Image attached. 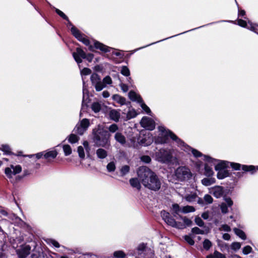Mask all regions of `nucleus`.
<instances>
[{
    "label": "nucleus",
    "instance_id": "nucleus-24",
    "mask_svg": "<svg viewBox=\"0 0 258 258\" xmlns=\"http://www.w3.org/2000/svg\"><path fill=\"white\" fill-rule=\"evenodd\" d=\"M130 183L133 187H136L138 189H140L141 184L137 178H131L130 180Z\"/></svg>",
    "mask_w": 258,
    "mask_h": 258
},
{
    "label": "nucleus",
    "instance_id": "nucleus-44",
    "mask_svg": "<svg viewBox=\"0 0 258 258\" xmlns=\"http://www.w3.org/2000/svg\"><path fill=\"white\" fill-rule=\"evenodd\" d=\"M212 246L211 242L208 239H205L203 242V247L206 249L208 250Z\"/></svg>",
    "mask_w": 258,
    "mask_h": 258
},
{
    "label": "nucleus",
    "instance_id": "nucleus-2",
    "mask_svg": "<svg viewBox=\"0 0 258 258\" xmlns=\"http://www.w3.org/2000/svg\"><path fill=\"white\" fill-rule=\"evenodd\" d=\"M159 130L161 132L160 135L156 138V142L159 144L168 143V138L170 137L173 141L176 142L178 146H184V143L178 138L173 133L169 130H166L163 126H159Z\"/></svg>",
    "mask_w": 258,
    "mask_h": 258
},
{
    "label": "nucleus",
    "instance_id": "nucleus-6",
    "mask_svg": "<svg viewBox=\"0 0 258 258\" xmlns=\"http://www.w3.org/2000/svg\"><path fill=\"white\" fill-rule=\"evenodd\" d=\"M137 251L138 254L141 256V258H152L154 255L153 250L150 248L146 247L144 243L140 244Z\"/></svg>",
    "mask_w": 258,
    "mask_h": 258
},
{
    "label": "nucleus",
    "instance_id": "nucleus-7",
    "mask_svg": "<svg viewBox=\"0 0 258 258\" xmlns=\"http://www.w3.org/2000/svg\"><path fill=\"white\" fill-rule=\"evenodd\" d=\"M90 125V122L88 119L84 118L83 119L80 124L76 125L74 131L75 133L82 135L84 132L87 130Z\"/></svg>",
    "mask_w": 258,
    "mask_h": 258
},
{
    "label": "nucleus",
    "instance_id": "nucleus-49",
    "mask_svg": "<svg viewBox=\"0 0 258 258\" xmlns=\"http://www.w3.org/2000/svg\"><path fill=\"white\" fill-rule=\"evenodd\" d=\"M55 12L56 13L59 15L61 18L64 19L66 20H69L68 17L60 10H58V9H55Z\"/></svg>",
    "mask_w": 258,
    "mask_h": 258
},
{
    "label": "nucleus",
    "instance_id": "nucleus-56",
    "mask_svg": "<svg viewBox=\"0 0 258 258\" xmlns=\"http://www.w3.org/2000/svg\"><path fill=\"white\" fill-rule=\"evenodd\" d=\"M224 200L225 202L224 203L226 204L227 207H230L232 206L233 203L230 198H225Z\"/></svg>",
    "mask_w": 258,
    "mask_h": 258
},
{
    "label": "nucleus",
    "instance_id": "nucleus-8",
    "mask_svg": "<svg viewBox=\"0 0 258 258\" xmlns=\"http://www.w3.org/2000/svg\"><path fill=\"white\" fill-rule=\"evenodd\" d=\"M142 126L149 130H153L155 128V122L151 118L147 117H144L141 121Z\"/></svg>",
    "mask_w": 258,
    "mask_h": 258
},
{
    "label": "nucleus",
    "instance_id": "nucleus-60",
    "mask_svg": "<svg viewBox=\"0 0 258 258\" xmlns=\"http://www.w3.org/2000/svg\"><path fill=\"white\" fill-rule=\"evenodd\" d=\"M191 152L196 157H199L202 156V154L196 149H191Z\"/></svg>",
    "mask_w": 258,
    "mask_h": 258
},
{
    "label": "nucleus",
    "instance_id": "nucleus-21",
    "mask_svg": "<svg viewBox=\"0 0 258 258\" xmlns=\"http://www.w3.org/2000/svg\"><path fill=\"white\" fill-rule=\"evenodd\" d=\"M91 81L93 86L98 84L101 80L100 76L96 73H93L91 76Z\"/></svg>",
    "mask_w": 258,
    "mask_h": 258
},
{
    "label": "nucleus",
    "instance_id": "nucleus-45",
    "mask_svg": "<svg viewBox=\"0 0 258 258\" xmlns=\"http://www.w3.org/2000/svg\"><path fill=\"white\" fill-rule=\"evenodd\" d=\"M11 167L13 169V172L14 174L19 173L22 171V168L20 165H17L16 166L11 165Z\"/></svg>",
    "mask_w": 258,
    "mask_h": 258
},
{
    "label": "nucleus",
    "instance_id": "nucleus-63",
    "mask_svg": "<svg viewBox=\"0 0 258 258\" xmlns=\"http://www.w3.org/2000/svg\"><path fill=\"white\" fill-rule=\"evenodd\" d=\"M79 40L82 42L85 45L87 46L90 44L89 40L88 39L83 37V36L81 37V39H79Z\"/></svg>",
    "mask_w": 258,
    "mask_h": 258
},
{
    "label": "nucleus",
    "instance_id": "nucleus-36",
    "mask_svg": "<svg viewBox=\"0 0 258 258\" xmlns=\"http://www.w3.org/2000/svg\"><path fill=\"white\" fill-rule=\"evenodd\" d=\"M191 232L195 234H205V231L200 229L197 227H194L191 229Z\"/></svg>",
    "mask_w": 258,
    "mask_h": 258
},
{
    "label": "nucleus",
    "instance_id": "nucleus-12",
    "mask_svg": "<svg viewBox=\"0 0 258 258\" xmlns=\"http://www.w3.org/2000/svg\"><path fill=\"white\" fill-rule=\"evenodd\" d=\"M114 139L116 142L121 145H124L126 143L125 137L120 132H117L114 135Z\"/></svg>",
    "mask_w": 258,
    "mask_h": 258
},
{
    "label": "nucleus",
    "instance_id": "nucleus-41",
    "mask_svg": "<svg viewBox=\"0 0 258 258\" xmlns=\"http://www.w3.org/2000/svg\"><path fill=\"white\" fill-rule=\"evenodd\" d=\"M197 197V195L194 194L187 195L185 198L187 201L191 202L195 201Z\"/></svg>",
    "mask_w": 258,
    "mask_h": 258
},
{
    "label": "nucleus",
    "instance_id": "nucleus-59",
    "mask_svg": "<svg viewBox=\"0 0 258 258\" xmlns=\"http://www.w3.org/2000/svg\"><path fill=\"white\" fill-rule=\"evenodd\" d=\"M141 160L145 163H148L151 162V159L148 156H143L141 157Z\"/></svg>",
    "mask_w": 258,
    "mask_h": 258
},
{
    "label": "nucleus",
    "instance_id": "nucleus-61",
    "mask_svg": "<svg viewBox=\"0 0 258 258\" xmlns=\"http://www.w3.org/2000/svg\"><path fill=\"white\" fill-rule=\"evenodd\" d=\"M231 166L232 168L235 170H239L240 168V164L239 163H230Z\"/></svg>",
    "mask_w": 258,
    "mask_h": 258
},
{
    "label": "nucleus",
    "instance_id": "nucleus-20",
    "mask_svg": "<svg viewBox=\"0 0 258 258\" xmlns=\"http://www.w3.org/2000/svg\"><path fill=\"white\" fill-rule=\"evenodd\" d=\"M228 162L226 161H221L215 166V169L217 171L224 170L228 166Z\"/></svg>",
    "mask_w": 258,
    "mask_h": 258
},
{
    "label": "nucleus",
    "instance_id": "nucleus-1",
    "mask_svg": "<svg viewBox=\"0 0 258 258\" xmlns=\"http://www.w3.org/2000/svg\"><path fill=\"white\" fill-rule=\"evenodd\" d=\"M137 173L139 179L146 187L155 191L160 189V180L157 175L149 168L146 166L140 167Z\"/></svg>",
    "mask_w": 258,
    "mask_h": 258
},
{
    "label": "nucleus",
    "instance_id": "nucleus-32",
    "mask_svg": "<svg viewBox=\"0 0 258 258\" xmlns=\"http://www.w3.org/2000/svg\"><path fill=\"white\" fill-rule=\"evenodd\" d=\"M94 86L97 91H100L104 88L105 87V85L103 84V81H102L101 80L99 81L98 84H96Z\"/></svg>",
    "mask_w": 258,
    "mask_h": 258
},
{
    "label": "nucleus",
    "instance_id": "nucleus-33",
    "mask_svg": "<svg viewBox=\"0 0 258 258\" xmlns=\"http://www.w3.org/2000/svg\"><path fill=\"white\" fill-rule=\"evenodd\" d=\"M63 150L66 156H68L72 153V149L70 145H64L63 146Z\"/></svg>",
    "mask_w": 258,
    "mask_h": 258
},
{
    "label": "nucleus",
    "instance_id": "nucleus-22",
    "mask_svg": "<svg viewBox=\"0 0 258 258\" xmlns=\"http://www.w3.org/2000/svg\"><path fill=\"white\" fill-rule=\"evenodd\" d=\"M71 32L73 35L79 40L81 39L83 35L81 33L79 30L75 26H73L71 28Z\"/></svg>",
    "mask_w": 258,
    "mask_h": 258
},
{
    "label": "nucleus",
    "instance_id": "nucleus-27",
    "mask_svg": "<svg viewBox=\"0 0 258 258\" xmlns=\"http://www.w3.org/2000/svg\"><path fill=\"white\" fill-rule=\"evenodd\" d=\"M205 175L207 176H211L214 173L212 168L207 164L205 165Z\"/></svg>",
    "mask_w": 258,
    "mask_h": 258
},
{
    "label": "nucleus",
    "instance_id": "nucleus-54",
    "mask_svg": "<svg viewBox=\"0 0 258 258\" xmlns=\"http://www.w3.org/2000/svg\"><path fill=\"white\" fill-rule=\"evenodd\" d=\"M240 247L241 244L238 242H233L231 245V248L234 250H238L240 249Z\"/></svg>",
    "mask_w": 258,
    "mask_h": 258
},
{
    "label": "nucleus",
    "instance_id": "nucleus-39",
    "mask_svg": "<svg viewBox=\"0 0 258 258\" xmlns=\"http://www.w3.org/2000/svg\"><path fill=\"white\" fill-rule=\"evenodd\" d=\"M130 171V166L128 165H124L120 169V172L122 176H124L127 174Z\"/></svg>",
    "mask_w": 258,
    "mask_h": 258
},
{
    "label": "nucleus",
    "instance_id": "nucleus-55",
    "mask_svg": "<svg viewBox=\"0 0 258 258\" xmlns=\"http://www.w3.org/2000/svg\"><path fill=\"white\" fill-rule=\"evenodd\" d=\"M140 103L141 104V106L143 110H144L148 114L151 113L150 108L143 102V101Z\"/></svg>",
    "mask_w": 258,
    "mask_h": 258
},
{
    "label": "nucleus",
    "instance_id": "nucleus-51",
    "mask_svg": "<svg viewBox=\"0 0 258 258\" xmlns=\"http://www.w3.org/2000/svg\"><path fill=\"white\" fill-rule=\"evenodd\" d=\"M184 239L188 244H189L191 245H194L195 243L194 240L189 236L185 235L184 236Z\"/></svg>",
    "mask_w": 258,
    "mask_h": 258
},
{
    "label": "nucleus",
    "instance_id": "nucleus-26",
    "mask_svg": "<svg viewBox=\"0 0 258 258\" xmlns=\"http://www.w3.org/2000/svg\"><path fill=\"white\" fill-rule=\"evenodd\" d=\"M215 182L214 178H204L202 180V183L205 186H209Z\"/></svg>",
    "mask_w": 258,
    "mask_h": 258
},
{
    "label": "nucleus",
    "instance_id": "nucleus-23",
    "mask_svg": "<svg viewBox=\"0 0 258 258\" xmlns=\"http://www.w3.org/2000/svg\"><path fill=\"white\" fill-rule=\"evenodd\" d=\"M229 176V172L226 170H220L217 173V177L219 179H223Z\"/></svg>",
    "mask_w": 258,
    "mask_h": 258
},
{
    "label": "nucleus",
    "instance_id": "nucleus-42",
    "mask_svg": "<svg viewBox=\"0 0 258 258\" xmlns=\"http://www.w3.org/2000/svg\"><path fill=\"white\" fill-rule=\"evenodd\" d=\"M121 73L125 76H128L130 75V70L126 66H123L121 68Z\"/></svg>",
    "mask_w": 258,
    "mask_h": 258
},
{
    "label": "nucleus",
    "instance_id": "nucleus-25",
    "mask_svg": "<svg viewBox=\"0 0 258 258\" xmlns=\"http://www.w3.org/2000/svg\"><path fill=\"white\" fill-rule=\"evenodd\" d=\"M233 231L234 232V233H235V234H236L237 236H238L239 237H240L241 239H245L246 237V235L244 233V232L239 229H238L237 228H234L233 229Z\"/></svg>",
    "mask_w": 258,
    "mask_h": 258
},
{
    "label": "nucleus",
    "instance_id": "nucleus-57",
    "mask_svg": "<svg viewBox=\"0 0 258 258\" xmlns=\"http://www.w3.org/2000/svg\"><path fill=\"white\" fill-rule=\"evenodd\" d=\"M91 73V70L90 69L85 68L82 71L81 74L83 75H88Z\"/></svg>",
    "mask_w": 258,
    "mask_h": 258
},
{
    "label": "nucleus",
    "instance_id": "nucleus-31",
    "mask_svg": "<svg viewBox=\"0 0 258 258\" xmlns=\"http://www.w3.org/2000/svg\"><path fill=\"white\" fill-rule=\"evenodd\" d=\"M107 170L108 172H113L115 171L116 169V166L115 163L114 162H109L106 166Z\"/></svg>",
    "mask_w": 258,
    "mask_h": 258
},
{
    "label": "nucleus",
    "instance_id": "nucleus-19",
    "mask_svg": "<svg viewBox=\"0 0 258 258\" xmlns=\"http://www.w3.org/2000/svg\"><path fill=\"white\" fill-rule=\"evenodd\" d=\"M96 155L100 159H104L107 156V152L103 149L99 148L96 150Z\"/></svg>",
    "mask_w": 258,
    "mask_h": 258
},
{
    "label": "nucleus",
    "instance_id": "nucleus-13",
    "mask_svg": "<svg viewBox=\"0 0 258 258\" xmlns=\"http://www.w3.org/2000/svg\"><path fill=\"white\" fill-rule=\"evenodd\" d=\"M128 97L132 101H136L139 103H142L143 100L141 96L134 91H130L128 93Z\"/></svg>",
    "mask_w": 258,
    "mask_h": 258
},
{
    "label": "nucleus",
    "instance_id": "nucleus-10",
    "mask_svg": "<svg viewBox=\"0 0 258 258\" xmlns=\"http://www.w3.org/2000/svg\"><path fill=\"white\" fill-rule=\"evenodd\" d=\"M161 214L163 219L168 225L173 227L174 224H175V220L170 215L169 213L162 211Z\"/></svg>",
    "mask_w": 258,
    "mask_h": 258
},
{
    "label": "nucleus",
    "instance_id": "nucleus-52",
    "mask_svg": "<svg viewBox=\"0 0 258 258\" xmlns=\"http://www.w3.org/2000/svg\"><path fill=\"white\" fill-rule=\"evenodd\" d=\"M220 207H221V211H222V213L226 214V213H228V207L227 206L226 204L222 203Z\"/></svg>",
    "mask_w": 258,
    "mask_h": 258
},
{
    "label": "nucleus",
    "instance_id": "nucleus-34",
    "mask_svg": "<svg viewBox=\"0 0 258 258\" xmlns=\"http://www.w3.org/2000/svg\"><path fill=\"white\" fill-rule=\"evenodd\" d=\"M91 108L95 112H98L101 110V105L99 103L95 102L92 104Z\"/></svg>",
    "mask_w": 258,
    "mask_h": 258
},
{
    "label": "nucleus",
    "instance_id": "nucleus-29",
    "mask_svg": "<svg viewBox=\"0 0 258 258\" xmlns=\"http://www.w3.org/2000/svg\"><path fill=\"white\" fill-rule=\"evenodd\" d=\"M79 140V138L75 134H71L69 137V141L72 144L77 143Z\"/></svg>",
    "mask_w": 258,
    "mask_h": 258
},
{
    "label": "nucleus",
    "instance_id": "nucleus-16",
    "mask_svg": "<svg viewBox=\"0 0 258 258\" xmlns=\"http://www.w3.org/2000/svg\"><path fill=\"white\" fill-rule=\"evenodd\" d=\"M213 194L217 198H219L223 194V188L221 186L215 187L213 189Z\"/></svg>",
    "mask_w": 258,
    "mask_h": 258
},
{
    "label": "nucleus",
    "instance_id": "nucleus-53",
    "mask_svg": "<svg viewBox=\"0 0 258 258\" xmlns=\"http://www.w3.org/2000/svg\"><path fill=\"white\" fill-rule=\"evenodd\" d=\"M173 227H175L178 229H184L185 228V226L183 223L175 221V224H174Z\"/></svg>",
    "mask_w": 258,
    "mask_h": 258
},
{
    "label": "nucleus",
    "instance_id": "nucleus-3",
    "mask_svg": "<svg viewBox=\"0 0 258 258\" xmlns=\"http://www.w3.org/2000/svg\"><path fill=\"white\" fill-rule=\"evenodd\" d=\"M172 153V151L170 149H161L156 152V159L162 163H170L175 159Z\"/></svg>",
    "mask_w": 258,
    "mask_h": 258
},
{
    "label": "nucleus",
    "instance_id": "nucleus-35",
    "mask_svg": "<svg viewBox=\"0 0 258 258\" xmlns=\"http://www.w3.org/2000/svg\"><path fill=\"white\" fill-rule=\"evenodd\" d=\"M172 209L174 211L173 216L174 217H176V215L178 214V213L181 211V209H180L179 205L177 204H174L172 205Z\"/></svg>",
    "mask_w": 258,
    "mask_h": 258
},
{
    "label": "nucleus",
    "instance_id": "nucleus-43",
    "mask_svg": "<svg viewBox=\"0 0 258 258\" xmlns=\"http://www.w3.org/2000/svg\"><path fill=\"white\" fill-rule=\"evenodd\" d=\"M113 255L116 258H123L125 255L122 251L118 250L115 251L113 253Z\"/></svg>",
    "mask_w": 258,
    "mask_h": 258
},
{
    "label": "nucleus",
    "instance_id": "nucleus-14",
    "mask_svg": "<svg viewBox=\"0 0 258 258\" xmlns=\"http://www.w3.org/2000/svg\"><path fill=\"white\" fill-rule=\"evenodd\" d=\"M120 116L119 112L115 109L111 110L109 112L110 118L115 121H118L119 120Z\"/></svg>",
    "mask_w": 258,
    "mask_h": 258
},
{
    "label": "nucleus",
    "instance_id": "nucleus-58",
    "mask_svg": "<svg viewBox=\"0 0 258 258\" xmlns=\"http://www.w3.org/2000/svg\"><path fill=\"white\" fill-rule=\"evenodd\" d=\"M5 174L7 175V176L9 178L12 177V174H13V171H12L11 169L10 168H6L5 169Z\"/></svg>",
    "mask_w": 258,
    "mask_h": 258
},
{
    "label": "nucleus",
    "instance_id": "nucleus-38",
    "mask_svg": "<svg viewBox=\"0 0 258 258\" xmlns=\"http://www.w3.org/2000/svg\"><path fill=\"white\" fill-rule=\"evenodd\" d=\"M0 149L4 151L7 154H11V150L10 147L7 145H2Z\"/></svg>",
    "mask_w": 258,
    "mask_h": 258
},
{
    "label": "nucleus",
    "instance_id": "nucleus-18",
    "mask_svg": "<svg viewBox=\"0 0 258 258\" xmlns=\"http://www.w3.org/2000/svg\"><path fill=\"white\" fill-rule=\"evenodd\" d=\"M94 46L96 48L99 49L103 52H106L109 51V48L108 47L99 42H95L94 43Z\"/></svg>",
    "mask_w": 258,
    "mask_h": 258
},
{
    "label": "nucleus",
    "instance_id": "nucleus-30",
    "mask_svg": "<svg viewBox=\"0 0 258 258\" xmlns=\"http://www.w3.org/2000/svg\"><path fill=\"white\" fill-rule=\"evenodd\" d=\"M195 210L194 207L190 206H184L181 209V211L184 213L194 212Z\"/></svg>",
    "mask_w": 258,
    "mask_h": 258
},
{
    "label": "nucleus",
    "instance_id": "nucleus-62",
    "mask_svg": "<svg viewBox=\"0 0 258 258\" xmlns=\"http://www.w3.org/2000/svg\"><path fill=\"white\" fill-rule=\"evenodd\" d=\"M214 255L216 256V258H226L224 254L216 250L214 252Z\"/></svg>",
    "mask_w": 258,
    "mask_h": 258
},
{
    "label": "nucleus",
    "instance_id": "nucleus-17",
    "mask_svg": "<svg viewBox=\"0 0 258 258\" xmlns=\"http://www.w3.org/2000/svg\"><path fill=\"white\" fill-rule=\"evenodd\" d=\"M57 155V153L55 150L50 151L45 153L44 155V157L49 160L51 159H54Z\"/></svg>",
    "mask_w": 258,
    "mask_h": 258
},
{
    "label": "nucleus",
    "instance_id": "nucleus-48",
    "mask_svg": "<svg viewBox=\"0 0 258 258\" xmlns=\"http://www.w3.org/2000/svg\"><path fill=\"white\" fill-rule=\"evenodd\" d=\"M252 248L249 246L247 245L243 248L242 252L244 254H247L251 252Z\"/></svg>",
    "mask_w": 258,
    "mask_h": 258
},
{
    "label": "nucleus",
    "instance_id": "nucleus-47",
    "mask_svg": "<svg viewBox=\"0 0 258 258\" xmlns=\"http://www.w3.org/2000/svg\"><path fill=\"white\" fill-rule=\"evenodd\" d=\"M195 223L200 227H203L204 225V222L200 217H196L195 218Z\"/></svg>",
    "mask_w": 258,
    "mask_h": 258
},
{
    "label": "nucleus",
    "instance_id": "nucleus-28",
    "mask_svg": "<svg viewBox=\"0 0 258 258\" xmlns=\"http://www.w3.org/2000/svg\"><path fill=\"white\" fill-rule=\"evenodd\" d=\"M108 131L111 133H117L119 130V127L116 124L113 123L107 127Z\"/></svg>",
    "mask_w": 258,
    "mask_h": 258
},
{
    "label": "nucleus",
    "instance_id": "nucleus-37",
    "mask_svg": "<svg viewBox=\"0 0 258 258\" xmlns=\"http://www.w3.org/2000/svg\"><path fill=\"white\" fill-rule=\"evenodd\" d=\"M181 219L183 221V224H185V227L186 226H189L192 224V221L186 217L180 216Z\"/></svg>",
    "mask_w": 258,
    "mask_h": 258
},
{
    "label": "nucleus",
    "instance_id": "nucleus-46",
    "mask_svg": "<svg viewBox=\"0 0 258 258\" xmlns=\"http://www.w3.org/2000/svg\"><path fill=\"white\" fill-rule=\"evenodd\" d=\"M103 84L106 86V85H110L112 84V80L110 76H106L102 80Z\"/></svg>",
    "mask_w": 258,
    "mask_h": 258
},
{
    "label": "nucleus",
    "instance_id": "nucleus-9",
    "mask_svg": "<svg viewBox=\"0 0 258 258\" xmlns=\"http://www.w3.org/2000/svg\"><path fill=\"white\" fill-rule=\"evenodd\" d=\"M73 56L77 62L78 63H80L82 62V58H85L86 57V53L80 48H77L76 51L73 52Z\"/></svg>",
    "mask_w": 258,
    "mask_h": 258
},
{
    "label": "nucleus",
    "instance_id": "nucleus-4",
    "mask_svg": "<svg viewBox=\"0 0 258 258\" xmlns=\"http://www.w3.org/2000/svg\"><path fill=\"white\" fill-rule=\"evenodd\" d=\"M109 137L107 131L99 130L94 135V141L98 146L104 147L108 144Z\"/></svg>",
    "mask_w": 258,
    "mask_h": 258
},
{
    "label": "nucleus",
    "instance_id": "nucleus-11",
    "mask_svg": "<svg viewBox=\"0 0 258 258\" xmlns=\"http://www.w3.org/2000/svg\"><path fill=\"white\" fill-rule=\"evenodd\" d=\"M31 247L29 245L23 246L17 250V253L20 258H25L30 254Z\"/></svg>",
    "mask_w": 258,
    "mask_h": 258
},
{
    "label": "nucleus",
    "instance_id": "nucleus-15",
    "mask_svg": "<svg viewBox=\"0 0 258 258\" xmlns=\"http://www.w3.org/2000/svg\"><path fill=\"white\" fill-rule=\"evenodd\" d=\"M112 99L114 101L121 105L125 104L126 102L125 98L118 94L113 95L112 96Z\"/></svg>",
    "mask_w": 258,
    "mask_h": 258
},
{
    "label": "nucleus",
    "instance_id": "nucleus-64",
    "mask_svg": "<svg viewBox=\"0 0 258 258\" xmlns=\"http://www.w3.org/2000/svg\"><path fill=\"white\" fill-rule=\"evenodd\" d=\"M238 24L243 27H246L247 26L246 21L242 19L238 20Z\"/></svg>",
    "mask_w": 258,
    "mask_h": 258
},
{
    "label": "nucleus",
    "instance_id": "nucleus-5",
    "mask_svg": "<svg viewBox=\"0 0 258 258\" xmlns=\"http://www.w3.org/2000/svg\"><path fill=\"white\" fill-rule=\"evenodd\" d=\"M176 178L181 181L189 179L191 176L189 169L185 167H179L175 171Z\"/></svg>",
    "mask_w": 258,
    "mask_h": 258
},
{
    "label": "nucleus",
    "instance_id": "nucleus-40",
    "mask_svg": "<svg viewBox=\"0 0 258 258\" xmlns=\"http://www.w3.org/2000/svg\"><path fill=\"white\" fill-rule=\"evenodd\" d=\"M77 151L79 157L82 159H84L85 158V155L83 147L82 146H79Z\"/></svg>",
    "mask_w": 258,
    "mask_h": 258
},
{
    "label": "nucleus",
    "instance_id": "nucleus-50",
    "mask_svg": "<svg viewBox=\"0 0 258 258\" xmlns=\"http://www.w3.org/2000/svg\"><path fill=\"white\" fill-rule=\"evenodd\" d=\"M204 199L207 204H211L213 202V198L209 195H206L204 197Z\"/></svg>",
    "mask_w": 258,
    "mask_h": 258
}]
</instances>
